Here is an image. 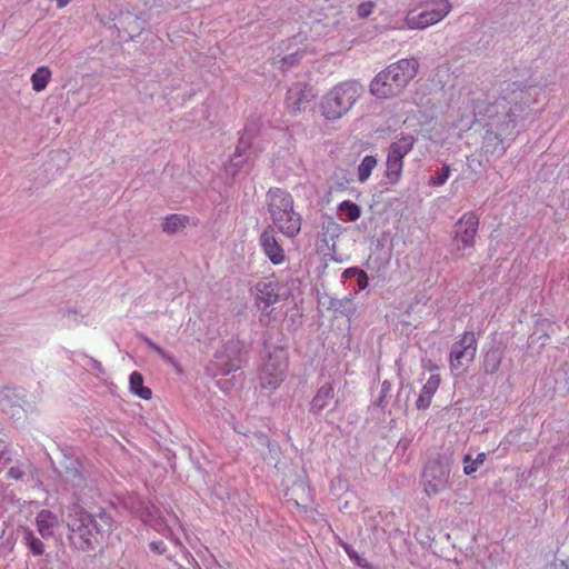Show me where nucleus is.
<instances>
[{
    "mask_svg": "<svg viewBox=\"0 0 569 569\" xmlns=\"http://www.w3.org/2000/svg\"><path fill=\"white\" fill-rule=\"evenodd\" d=\"M61 518L50 509H41L34 518L37 532L42 539H50L60 527Z\"/></svg>",
    "mask_w": 569,
    "mask_h": 569,
    "instance_id": "obj_12",
    "label": "nucleus"
},
{
    "mask_svg": "<svg viewBox=\"0 0 569 569\" xmlns=\"http://www.w3.org/2000/svg\"><path fill=\"white\" fill-rule=\"evenodd\" d=\"M259 243L263 253L273 264H282L286 261V252L278 242L272 227H268L263 230L260 234Z\"/></svg>",
    "mask_w": 569,
    "mask_h": 569,
    "instance_id": "obj_11",
    "label": "nucleus"
},
{
    "mask_svg": "<svg viewBox=\"0 0 569 569\" xmlns=\"http://www.w3.org/2000/svg\"><path fill=\"white\" fill-rule=\"evenodd\" d=\"M2 457H3V452H0V460L2 459Z\"/></svg>",
    "mask_w": 569,
    "mask_h": 569,
    "instance_id": "obj_36",
    "label": "nucleus"
},
{
    "mask_svg": "<svg viewBox=\"0 0 569 569\" xmlns=\"http://www.w3.org/2000/svg\"><path fill=\"white\" fill-rule=\"evenodd\" d=\"M361 93L362 88L357 82H340L323 94L320 112L327 120H338L351 110Z\"/></svg>",
    "mask_w": 569,
    "mask_h": 569,
    "instance_id": "obj_4",
    "label": "nucleus"
},
{
    "mask_svg": "<svg viewBox=\"0 0 569 569\" xmlns=\"http://www.w3.org/2000/svg\"><path fill=\"white\" fill-rule=\"evenodd\" d=\"M449 0H430L420 13L409 12L405 23L409 29H426L443 20L451 11Z\"/></svg>",
    "mask_w": 569,
    "mask_h": 569,
    "instance_id": "obj_5",
    "label": "nucleus"
},
{
    "mask_svg": "<svg viewBox=\"0 0 569 569\" xmlns=\"http://www.w3.org/2000/svg\"><path fill=\"white\" fill-rule=\"evenodd\" d=\"M403 171V160L387 154L385 176L389 183L397 184Z\"/></svg>",
    "mask_w": 569,
    "mask_h": 569,
    "instance_id": "obj_18",
    "label": "nucleus"
},
{
    "mask_svg": "<svg viewBox=\"0 0 569 569\" xmlns=\"http://www.w3.org/2000/svg\"><path fill=\"white\" fill-rule=\"evenodd\" d=\"M300 58H301V53L297 51L288 57H284L282 59V64L287 66V67H291V66L296 64Z\"/></svg>",
    "mask_w": 569,
    "mask_h": 569,
    "instance_id": "obj_31",
    "label": "nucleus"
},
{
    "mask_svg": "<svg viewBox=\"0 0 569 569\" xmlns=\"http://www.w3.org/2000/svg\"><path fill=\"white\" fill-rule=\"evenodd\" d=\"M478 228L479 218L473 211L465 212L456 222L452 240L456 249L462 251V257L468 254L465 251L473 249Z\"/></svg>",
    "mask_w": 569,
    "mask_h": 569,
    "instance_id": "obj_7",
    "label": "nucleus"
},
{
    "mask_svg": "<svg viewBox=\"0 0 569 569\" xmlns=\"http://www.w3.org/2000/svg\"><path fill=\"white\" fill-rule=\"evenodd\" d=\"M339 211L346 216L347 221L351 222L358 220L361 216L360 207L350 200L342 201L339 204Z\"/></svg>",
    "mask_w": 569,
    "mask_h": 569,
    "instance_id": "obj_24",
    "label": "nucleus"
},
{
    "mask_svg": "<svg viewBox=\"0 0 569 569\" xmlns=\"http://www.w3.org/2000/svg\"><path fill=\"white\" fill-rule=\"evenodd\" d=\"M477 353V339L472 331H466L451 347L449 363L457 370L475 360Z\"/></svg>",
    "mask_w": 569,
    "mask_h": 569,
    "instance_id": "obj_9",
    "label": "nucleus"
},
{
    "mask_svg": "<svg viewBox=\"0 0 569 569\" xmlns=\"http://www.w3.org/2000/svg\"><path fill=\"white\" fill-rule=\"evenodd\" d=\"M335 388L332 383L327 382L322 385L316 392L315 397L310 402V412L319 415L325 410L333 400Z\"/></svg>",
    "mask_w": 569,
    "mask_h": 569,
    "instance_id": "obj_15",
    "label": "nucleus"
},
{
    "mask_svg": "<svg viewBox=\"0 0 569 569\" xmlns=\"http://www.w3.org/2000/svg\"><path fill=\"white\" fill-rule=\"evenodd\" d=\"M51 70L48 67H39L30 78L32 89L36 92L44 90L51 79Z\"/></svg>",
    "mask_w": 569,
    "mask_h": 569,
    "instance_id": "obj_21",
    "label": "nucleus"
},
{
    "mask_svg": "<svg viewBox=\"0 0 569 569\" xmlns=\"http://www.w3.org/2000/svg\"><path fill=\"white\" fill-rule=\"evenodd\" d=\"M130 391L137 397L149 400L152 397L150 388L143 386V377L140 372L133 371L129 378Z\"/></svg>",
    "mask_w": 569,
    "mask_h": 569,
    "instance_id": "obj_19",
    "label": "nucleus"
},
{
    "mask_svg": "<svg viewBox=\"0 0 569 569\" xmlns=\"http://www.w3.org/2000/svg\"><path fill=\"white\" fill-rule=\"evenodd\" d=\"M358 268H348L343 271V278H351L353 276H357Z\"/></svg>",
    "mask_w": 569,
    "mask_h": 569,
    "instance_id": "obj_34",
    "label": "nucleus"
},
{
    "mask_svg": "<svg viewBox=\"0 0 569 569\" xmlns=\"http://www.w3.org/2000/svg\"><path fill=\"white\" fill-rule=\"evenodd\" d=\"M147 343L148 346L153 349L163 360L166 361H169V362H172V357L167 352L164 351L161 347H159L158 345H156L153 341H151L150 339H147Z\"/></svg>",
    "mask_w": 569,
    "mask_h": 569,
    "instance_id": "obj_29",
    "label": "nucleus"
},
{
    "mask_svg": "<svg viewBox=\"0 0 569 569\" xmlns=\"http://www.w3.org/2000/svg\"><path fill=\"white\" fill-rule=\"evenodd\" d=\"M486 460V455L483 452L478 453L476 459H472L470 455L465 456L463 458V472L466 475H472L478 470L480 466L483 465Z\"/></svg>",
    "mask_w": 569,
    "mask_h": 569,
    "instance_id": "obj_25",
    "label": "nucleus"
},
{
    "mask_svg": "<svg viewBox=\"0 0 569 569\" xmlns=\"http://www.w3.org/2000/svg\"><path fill=\"white\" fill-rule=\"evenodd\" d=\"M23 471L19 467H11L7 472L9 479L20 480L23 477Z\"/></svg>",
    "mask_w": 569,
    "mask_h": 569,
    "instance_id": "obj_32",
    "label": "nucleus"
},
{
    "mask_svg": "<svg viewBox=\"0 0 569 569\" xmlns=\"http://www.w3.org/2000/svg\"><path fill=\"white\" fill-rule=\"evenodd\" d=\"M188 221H189V218L187 216L177 214V213L169 214L163 219L162 230H163V232H166L168 234L177 233V232L181 231L182 229H184Z\"/></svg>",
    "mask_w": 569,
    "mask_h": 569,
    "instance_id": "obj_20",
    "label": "nucleus"
},
{
    "mask_svg": "<svg viewBox=\"0 0 569 569\" xmlns=\"http://www.w3.org/2000/svg\"><path fill=\"white\" fill-rule=\"evenodd\" d=\"M20 529L22 531V542L26 545L29 551L33 556H42L46 551V545L42 539L37 537L28 526H21Z\"/></svg>",
    "mask_w": 569,
    "mask_h": 569,
    "instance_id": "obj_17",
    "label": "nucleus"
},
{
    "mask_svg": "<svg viewBox=\"0 0 569 569\" xmlns=\"http://www.w3.org/2000/svg\"><path fill=\"white\" fill-rule=\"evenodd\" d=\"M450 469L445 463L430 461L422 473V487L428 497L441 493L449 487Z\"/></svg>",
    "mask_w": 569,
    "mask_h": 569,
    "instance_id": "obj_8",
    "label": "nucleus"
},
{
    "mask_svg": "<svg viewBox=\"0 0 569 569\" xmlns=\"http://www.w3.org/2000/svg\"><path fill=\"white\" fill-rule=\"evenodd\" d=\"M150 548H151L154 552H157V553H159V555L164 553V552H166V550H167V546H166V545H164V542H163V541H161V540H160V541H152V542L150 543Z\"/></svg>",
    "mask_w": 569,
    "mask_h": 569,
    "instance_id": "obj_33",
    "label": "nucleus"
},
{
    "mask_svg": "<svg viewBox=\"0 0 569 569\" xmlns=\"http://www.w3.org/2000/svg\"><path fill=\"white\" fill-rule=\"evenodd\" d=\"M378 164V160L373 156H366L361 160L357 169V177L360 183H365L371 176Z\"/></svg>",
    "mask_w": 569,
    "mask_h": 569,
    "instance_id": "obj_22",
    "label": "nucleus"
},
{
    "mask_svg": "<svg viewBox=\"0 0 569 569\" xmlns=\"http://www.w3.org/2000/svg\"><path fill=\"white\" fill-rule=\"evenodd\" d=\"M254 290L256 305L261 309H267L279 300L280 284L277 281H259Z\"/></svg>",
    "mask_w": 569,
    "mask_h": 569,
    "instance_id": "obj_13",
    "label": "nucleus"
},
{
    "mask_svg": "<svg viewBox=\"0 0 569 569\" xmlns=\"http://www.w3.org/2000/svg\"><path fill=\"white\" fill-rule=\"evenodd\" d=\"M288 367V357L283 351L270 355L259 372L261 388L270 391L278 389L287 377Z\"/></svg>",
    "mask_w": 569,
    "mask_h": 569,
    "instance_id": "obj_6",
    "label": "nucleus"
},
{
    "mask_svg": "<svg viewBox=\"0 0 569 569\" xmlns=\"http://www.w3.org/2000/svg\"><path fill=\"white\" fill-rule=\"evenodd\" d=\"M234 368H236L234 366H231V367H229V368L224 369V370H223V373H224V375H227V373H229L230 371H232Z\"/></svg>",
    "mask_w": 569,
    "mask_h": 569,
    "instance_id": "obj_35",
    "label": "nucleus"
},
{
    "mask_svg": "<svg viewBox=\"0 0 569 569\" xmlns=\"http://www.w3.org/2000/svg\"><path fill=\"white\" fill-rule=\"evenodd\" d=\"M267 204L273 224L289 238L296 237L302 226L301 216L293 209L292 196L281 188H271L267 192Z\"/></svg>",
    "mask_w": 569,
    "mask_h": 569,
    "instance_id": "obj_3",
    "label": "nucleus"
},
{
    "mask_svg": "<svg viewBox=\"0 0 569 569\" xmlns=\"http://www.w3.org/2000/svg\"><path fill=\"white\" fill-rule=\"evenodd\" d=\"M450 172H451L450 166L445 164L437 176L430 178V183L432 186L445 184L450 176Z\"/></svg>",
    "mask_w": 569,
    "mask_h": 569,
    "instance_id": "obj_26",
    "label": "nucleus"
},
{
    "mask_svg": "<svg viewBox=\"0 0 569 569\" xmlns=\"http://www.w3.org/2000/svg\"><path fill=\"white\" fill-rule=\"evenodd\" d=\"M373 8H375L373 2H371V1L362 2L357 8V14L360 18H367L372 13Z\"/></svg>",
    "mask_w": 569,
    "mask_h": 569,
    "instance_id": "obj_27",
    "label": "nucleus"
},
{
    "mask_svg": "<svg viewBox=\"0 0 569 569\" xmlns=\"http://www.w3.org/2000/svg\"><path fill=\"white\" fill-rule=\"evenodd\" d=\"M415 143L416 138L413 136H401L390 144L388 156L403 160L405 157L413 149Z\"/></svg>",
    "mask_w": 569,
    "mask_h": 569,
    "instance_id": "obj_16",
    "label": "nucleus"
},
{
    "mask_svg": "<svg viewBox=\"0 0 569 569\" xmlns=\"http://www.w3.org/2000/svg\"><path fill=\"white\" fill-rule=\"evenodd\" d=\"M416 59H401L380 71L370 83V93L379 99L393 98L402 92L418 71Z\"/></svg>",
    "mask_w": 569,
    "mask_h": 569,
    "instance_id": "obj_2",
    "label": "nucleus"
},
{
    "mask_svg": "<svg viewBox=\"0 0 569 569\" xmlns=\"http://www.w3.org/2000/svg\"><path fill=\"white\" fill-rule=\"evenodd\" d=\"M357 284L361 290H363L368 287V276L361 269H359L357 272Z\"/></svg>",
    "mask_w": 569,
    "mask_h": 569,
    "instance_id": "obj_30",
    "label": "nucleus"
},
{
    "mask_svg": "<svg viewBox=\"0 0 569 569\" xmlns=\"http://www.w3.org/2000/svg\"><path fill=\"white\" fill-rule=\"evenodd\" d=\"M501 363V356L497 350H489L483 358V370L492 375L498 371Z\"/></svg>",
    "mask_w": 569,
    "mask_h": 569,
    "instance_id": "obj_23",
    "label": "nucleus"
},
{
    "mask_svg": "<svg viewBox=\"0 0 569 569\" xmlns=\"http://www.w3.org/2000/svg\"><path fill=\"white\" fill-rule=\"evenodd\" d=\"M441 377L438 373L431 375L426 381L421 391L416 400V408L418 410H426L430 407L433 396L439 389Z\"/></svg>",
    "mask_w": 569,
    "mask_h": 569,
    "instance_id": "obj_14",
    "label": "nucleus"
},
{
    "mask_svg": "<svg viewBox=\"0 0 569 569\" xmlns=\"http://www.w3.org/2000/svg\"><path fill=\"white\" fill-rule=\"evenodd\" d=\"M113 522L111 513L103 508L89 512L79 505H72L68 508L66 522L68 541L73 549L92 551L111 532Z\"/></svg>",
    "mask_w": 569,
    "mask_h": 569,
    "instance_id": "obj_1",
    "label": "nucleus"
},
{
    "mask_svg": "<svg viewBox=\"0 0 569 569\" xmlns=\"http://www.w3.org/2000/svg\"><path fill=\"white\" fill-rule=\"evenodd\" d=\"M343 549L347 555L352 559L358 566L362 568H369V565L363 561V559L348 545H343Z\"/></svg>",
    "mask_w": 569,
    "mask_h": 569,
    "instance_id": "obj_28",
    "label": "nucleus"
},
{
    "mask_svg": "<svg viewBox=\"0 0 569 569\" xmlns=\"http://www.w3.org/2000/svg\"><path fill=\"white\" fill-rule=\"evenodd\" d=\"M315 98L316 93L310 84L298 82L288 89L286 96V104L290 111L297 112L312 102Z\"/></svg>",
    "mask_w": 569,
    "mask_h": 569,
    "instance_id": "obj_10",
    "label": "nucleus"
}]
</instances>
